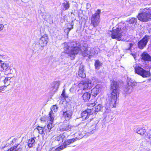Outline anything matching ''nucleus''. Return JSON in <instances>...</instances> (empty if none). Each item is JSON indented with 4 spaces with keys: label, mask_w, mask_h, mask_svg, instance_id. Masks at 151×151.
Returning a JSON list of instances; mask_svg holds the SVG:
<instances>
[{
    "label": "nucleus",
    "mask_w": 151,
    "mask_h": 151,
    "mask_svg": "<svg viewBox=\"0 0 151 151\" xmlns=\"http://www.w3.org/2000/svg\"><path fill=\"white\" fill-rule=\"evenodd\" d=\"M111 93L106 104V110L104 113L105 115L111 113V108L115 107L116 99L118 96V89L117 82L113 81L111 84Z\"/></svg>",
    "instance_id": "nucleus-1"
},
{
    "label": "nucleus",
    "mask_w": 151,
    "mask_h": 151,
    "mask_svg": "<svg viewBox=\"0 0 151 151\" xmlns=\"http://www.w3.org/2000/svg\"><path fill=\"white\" fill-rule=\"evenodd\" d=\"M151 10L150 9L145 8L140 12L137 16L138 19L140 21L146 22L150 21L151 19Z\"/></svg>",
    "instance_id": "nucleus-2"
},
{
    "label": "nucleus",
    "mask_w": 151,
    "mask_h": 151,
    "mask_svg": "<svg viewBox=\"0 0 151 151\" xmlns=\"http://www.w3.org/2000/svg\"><path fill=\"white\" fill-rule=\"evenodd\" d=\"M123 28L120 27L113 29L111 31H110L109 34L111 35V38L113 39H115L118 40H121V37L123 36Z\"/></svg>",
    "instance_id": "nucleus-3"
},
{
    "label": "nucleus",
    "mask_w": 151,
    "mask_h": 151,
    "mask_svg": "<svg viewBox=\"0 0 151 151\" xmlns=\"http://www.w3.org/2000/svg\"><path fill=\"white\" fill-rule=\"evenodd\" d=\"M71 47L70 50L67 52V53L72 59L74 58L75 55L81 52V47H78L76 42H74L71 43Z\"/></svg>",
    "instance_id": "nucleus-4"
},
{
    "label": "nucleus",
    "mask_w": 151,
    "mask_h": 151,
    "mask_svg": "<svg viewBox=\"0 0 151 151\" xmlns=\"http://www.w3.org/2000/svg\"><path fill=\"white\" fill-rule=\"evenodd\" d=\"M101 12L100 9H97L91 18V24L94 27H97L100 22V14Z\"/></svg>",
    "instance_id": "nucleus-5"
},
{
    "label": "nucleus",
    "mask_w": 151,
    "mask_h": 151,
    "mask_svg": "<svg viewBox=\"0 0 151 151\" xmlns=\"http://www.w3.org/2000/svg\"><path fill=\"white\" fill-rule=\"evenodd\" d=\"M134 70L136 73L141 76L143 78H147L150 76L149 71L146 70L140 67L137 66L135 67Z\"/></svg>",
    "instance_id": "nucleus-6"
},
{
    "label": "nucleus",
    "mask_w": 151,
    "mask_h": 151,
    "mask_svg": "<svg viewBox=\"0 0 151 151\" xmlns=\"http://www.w3.org/2000/svg\"><path fill=\"white\" fill-rule=\"evenodd\" d=\"M93 84L90 80L82 81L78 84V86L81 89L84 90L90 89L92 87Z\"/></svg>",
    "instance_id": "nucleus-7"
},
{
    "label": "nucleus",
    "mask_w": 151,
    "mask_h": 151,
    "mask_svg": "<svg viewBox=\"0 0 151 151\" xmlns=\"http://www.w3.org/2000/svg\"><path fill=\"white\" fill-rule=\"evenodd\" d=\"M51 113L49 114V116L48 117V124L46 127H45V131L47 133V132H50L51 129L54 127V125L53 124V121L54 120L53 115L51 114Z\"/></svg>",
    "instance_id": "nucleus-8"
},
{
    "label": "nucleus",
    "mask_w": 151,
    "mask_h": 151,
    "mask_svg": "<svg viewBox=\"0 0 151 151\" xmlns=\"http://www.w3.org/2000/svg\"><path fill=\"white\" fill-rule=\"evenodd\" d=\"M150 39L149 36L145 35L143 38L138 43V47L140 49L143 48L146 46Z\"/></svg>",
    "instance_id": "nucleus-9"
},
{
    "label": "nucleus",
    "mask_w": 151,
    "mask_h": 151,
    "mask_svg": "<svg viewBox=\"0 0 151 151\" xmlns=\"http://www.w3.org/2000/svg\"><path fill=\"white\" fill-rule=\"evenodd\" d=\"M48 40V36L46 35H44L40 38L39 41V45L41 47H43L46 46Z\"/></svg>",
    "instance_id": "nucleus-10"
},
{
    "label": "nucleus",
    "mask_w": 151,
    "mask_h": 151,
    "mask_svg": "<svg viewBox=\"0 0 151 151\" xmlns=\"http://www.w3.org/2000/svg\"><path fill=\"white\" fill-rule=\"evenodd\" d=\"M73 127L69 123H64L60 125L59 128L62 132L64 131H70L71 129H73Z\"/></svg>",
    "instance_id": "nucleus-11"
},
{
    "label": "nucleus",
    "mask_w": 151,
    "mask_h": 151,
    "mask_svg": "<svg viewBox=\"0 0 151 151\" xmlns=\"http://www.w3.org/2000/svg\"><path fill=\"white\" fill-rule=\"evenodd\" d=\"M76 138H73L71 139H68L66 140L64 143L63 145H62L56 149V151H59L66 147L67 145H70L72 143H73L76 141Z\"/></svg>",
    "instance_id": "nucleus-12"
},
{
    "label": "nucleus",
    "mask_w": 151,
    "mask_h": 151,
    "mask_svg": "<svg viewBox=\"0 0 151 151\" xmlns=\"http://www.w3.org/2000/svg\"><path fill=\"white\" fill-rule=\"evenodd\" d=\"M98 122L95 121V122L91 121L90 124L88 126V130L87 132L88 133H93V131L96 129V127Z\"/></svg>",
    "instance_id": "nucleus-13"
},
{
    "label": "nucleus",
    "mask_w": 151,
    "mask_h": 151,
    "mask_svg": "<svg viewBox=\"0 0 151 151\" xmlns=\"http://www.w3.org/2000/svg\"><path fill=\"white\" fill-rule=\"evenodd\" d=\"M100 86L97 85L91 90V95L94 97L96 96L100 90Z\"/></svg>",
    "instance_id": "nucleus-14"
},
{
    "label": "nucleus",
    "mask_w": 151,
    "mask_h": 151,
    "mask_svg": "<svg viewBox=\"0 0 151 151\" xmlns=\"http://www.w3.org/2000/svg\"><path fill=\"white\" fill-rule=\"evenodd\" d=\"M91 110L90 109H87L83 112L81 114L83 119H86L88 118L89 116L91 114Z\"/></svg>",
    "instance_id": "nucleus-15"
},
{
    "label": "nucleus",
    "mask_w": 151,
    "mask_h": 151,
    "mask_svg": "<svg viewBox=\"0 0 151 151\" xmlns=\"http://www.w3.org/2000/svg\"><path fill=\"white\" fill-rule=\"evenodd\" d=\"M78 74L80 77L81 78H84L86 77V75L83 69V65H80Z\"/></svg>",
    "instance_id": "nucleus-16"
},
{
    "label": "nucleus",
    "mask_w": 151,
    "mask_h": 151,
    "mask_svg": "<svg viewBox=\"0 0 151 151\" xmlns=\"http://www.w3.org/2000/svg\"><path fill=\"white\" fill-rule=\"evenodd\" d=\"M89 48L87 47H86L85 46L81 47L80 50L81 51L79 53H82V55L84 56H86L88 55H89Z\"/></svg>",
    "instance_id": "nucleus-17"
},
{
    "label": "nucleus",
    "mask_w": 151,
    "mask_h": 151,
    "mask_svg": "<svg viewBox=\"0 0 151 151\" xmlns=\"http://www.w3.org/2000/svg\"><path fill=\"white\" fill-rule=\"evenodd\" d=\"M22 148L21 145L19 144L11 147L7 151H21Z\"/></svg>",
    "instance_id": "nucleus-18"
},
{
    "label": "nucleus",
    "mask_w": 151,
    "mask_h": 151,
    "mask_svg": "<svg viewBox=\"0 0 151 151\" xmlns=\"http://www.w3.org/2000/svg\"><path fill=\"white\" fill-rule=\"evenodd\" d=\"M86 126V124L85 123L82 122L79 124L77 127H73V129L81 131L83 130V128H85Z\"/></svg>",
    "instance_id": "nucleus-19"
},
{
    "label": "nucleus",
    "mask_w": 151,
    "mask_h": 151,
    "mask_svg": "<svg viewBox=\"0 0 151 151\" xmlns=\"http://www.w3.org/2000/svg\"><path fill=\"white\" fill-rule=\"evenodd\" d=\"M142 59L145 61H150L151 57L146 52H144L141 55Z\"/></svg>",
    "instance_id": "nucleus-20"
},
{
    "label": "nucleus",
    "mask_w": 151,
    "mask_h": 151,
    "mask_svg": "<svg viewBox=\"0 0 151 151\" xmlns=\"http://www.w3.org/2000/svg\"><path fill=\"white\" fill-rule=\"evenodd\" d=\"M72 130H73V132L75 133V135L76 136L75 138L76 139V140L81 139L82 138L83 135L81 133V131L79 130H74L73 128L72 129Z\"/></svg>",
    "instance_id": "nucleus-21"
},
{
    "label": "nucleus",
    "mask_w": 151,
    "mask_h": 151,
    "mask_svg": "<svg viewBox=\"0 0 151 151\" xmlns=\"http://www.w3.org/2000/svg\"><path fill=\"white\" fill-rule=\"evenodd\" d=\"M64 133L61 134L59 136L55 137V139L58 141L60 143L63 142L64 140L66 139Z\"/></svg>",
    "instance_id": "nucleus-22"
},
{
    "label": "nucleus",
    "mask_w": 151,
    "mask_h": 151,
    "mask_svg": "<svg viewBox=\"0 0 151 151\" xmlns=\"http://www.w3.org/2000/svg\"><path fill=\"white\" fill-rule=\"evenodd\" d=\"M72 113L69 111H66L63 112V116L66 119H69L71 117Z\"/></svg>",
    "instance_id": "nucleus-23"
},
{
    "label": "nucleus",
    "mask_w": 151,
    "mask_h": 151,
    "mask_svg": "<svg viewBox=\"0 0 151 151\" xmlns=\"http://www.w3.org/2000/svg\"><path fill=\"white\" fill-rule=\"evenodd\" d=\"M89 58H91L93 56L96 54L98 53V51L95 49L93 48H91L89 49Z\"/></svg>",
    "instance_id": "nucleus-24"
},
{
    "label": "nucleus",
    "mask_w": 151,
    "mask_h": 151,
    "mask_svg": "<svg viewBox=\"0 0 151 151\" xmlns=\"http://www.w3.org/2000/svg\"><path fill=\"white\" fill-rule=\"evenodd\" d=\"M35 144V141L34 138H33L30 139L28 142V146L29 148L33 147Z\"/></svg>",
    "instance_id": "nucleus-25"
},
{
    "label": "nucleus",
    "mask_w": 151,
    "mask_h": 151,
    "mask_svg": "<svg viewBox=\"0 0 151 151\" xmlns=\"http://www.w3.org/2000/svg\"><path fill=\"white\" fill-rule=\"evenodd\" d=\"M135 132L138 134L142 135L144 134L145 133L146 130L144 129L138 127L137 129L136 130H135Z\"/></svg>",
    "instance_id": "nucleus-26"
},
{
    "label": "nucleus",
    "mask_w": 151,
    "mask_h": 151,
    "mask_svg": "<svg viewBox=\"0 0 151 151\" xmlns=\"http://www.w3.org/2000/svg\"><path fill=\"white\" fill-rule=\"evenodd\" d=\"M124 91L126 93H129L132 91V87L128 84L127 83V85L124 89Z\"/></svg>",
    "instance_id": "nucleus-27"
},
{
    "label": "nucleus",
    "mask_w": 151,
    "mask_h": 151,
    "mask_svg": "<svg viewBox=\"0 0 151 151\" xmlns=\"http://www.w3.org/2000/svg\"><path fill=\"white\" fill-rule=\"evenodd\" d=\"M62 5L64 10H68L70 8V4L68 1H64L62 3Z\"/></svg>",
    "instance_id": "nucleus-28"
},
{
    "label": "nucleus",
    "mask_w": 151,
    "mask_h": 151,
    "mask_svg": "<svg viewBox=\"0 0 151 151\" xmlns=\"http://www.w3.org/2000/svg\"><path fill=\"white\" fill-rule=\"evenodd\" d=\"M82 97L84 100L85 101H87L90 99L91 94L88 92H86L83 94Z\"/></svg>",
    "instance_id": "nucleus-29"
},
{
    "label": "nucleus",
    "mask_w": 151,
    "mask_h": 151,
    "mask_svg": "<svg viewBox=\"0 0 151 151\" xmlns=\"http://www.w3.org/2000/svg\"><path fill=\"white\" fill-rule=\"evenodd\" d=\"M102 64L99 60H96L95 61V66L96 69L99 70L100 67L101 66Z\"/></svg>",
    "instance_id": "nucleus-30"
},
{
    "label": "nucleus",
    "mask_w": 151,
    "mask_h": 151,
    "mask_svg": "<svg viewBox=\"0 0 151 151\" xmlns=\"http://www.w3.org/2000/svg\"><path fill=\"white\" fill-rule=\"evenodd\" d=\"M37 129L38 130L39 133L41 134H45L46 133L45 131V127L44 128H42L40 126H38L37 127Z\"/></svg>",
    "instance_id": "nucleus-31"
},
{
    "label": "nucleus",
    "mask_w": 151,
    "mask_h": 151,
    "mask_svg": "<svg viewBox=\"0 0 151 151\" xmlns=\"http://www.w3.org/2000/svg\"><path fill=\"white\" fill-rule=\"evenodd\" d=\"M11 78L10 77H6L5 79L3 81L5 85L6 86H8L10 84L11 81L10 80Z\"/></svg>",
    "instance_id": "nucleus-32"
},
{
    "label": "nucleus",
    "mask_w": 151,
    "mask_h": 151,
    "mask_svg": "<svg viewBox=\"0 0 151 151\" xmlns=\"http://www.w3.org/2000/svg\"><path fill=\"white\" fill-rule=\"evenodd\" d=\"M0 67L3 70H6L9 67L8 63H4L0 64Z\"/></svg>",
    "instance_id": "nucleus-33"
},
{
    "label": "nucleus",
    "mask_w": 151,
    "mask_h": 151,
    "mask_svg": "<svg viewBox=\"0 0 151 151\" xmlns=\"http://www.w3.org/2000/svg\"><path fill=\"white\" fill-rule=\"evenodd\" d=\"M60 85V82L59 81H55L52 84V87L54 89L56 90L58 89Z\"/></svg>",
    "instance_id": "nucleus-34"
},
{
    "label": "nucleus",
    "mask_w": 151,
    "mask_h": 151,
    "mask_svg": "<svg viewBox=\"0 0 151 151\" xmlns=\"http://www.w3.org/2000/svg\"><path fill=\"white\" fill-rule=\"evenodd\" d=\"M58 109V108L56 105L53 106L51 108V111H50L49 114L51 113V114H53V117H54V113H53V111L55 112Z\"/></svg>",
    "instance_id": "nucleus-35"
},
{
    "label": "nucleus",
    "mask_w": 151,
    "mask_h": 151,
    "mask_svg": "<svg viewBox=\"0 0 151 151\" xmlns=\"http://www.w3.org/2000/svg\"><path fill=\"white\" fill-rule=\"evenodd\" d=\"M128 80L129 81L127 82L128 84L130 85V86H132V87L137 85V83L133 81L132 79H130L129 80V79H128Z\"/></svg>",
    "instance_id": "nucleus-36"
},
{
    "label": "nucleus",
    "mask_w": 151,
    "mask_h": 151,
    "mask_svg": "<svg viewBox=\"0 0 151 151\" xmlns=\"http://www.w3.org/2000/svg\"><path fill=\"white\" fill-rule=\"evenodd\" d=\"M69 25L71 26V27H68L67 29H65V32L67 34V35H68L69 32L70 30L73 28V23H71L69 24Z\"/></svg>",
    "instance_id": "nucleus-37"
},
{
    "label": "nucleus",
    "mask_w": 151,
    "mask_h": 151,
    "mask_svg": "<svg viewBox=\"0 0 151 151\" xmlns=\"http://www.w3.org/2000/svg\"><path fill=\"white\" fill-rule=\"evenodd\" d=\"M128 22H129L128 24H130L132 25L134 23H136L137 22V19L133 18H132L129 20H128Z\"/></svg>",
    "instance_id": "nucleus-38"
},
{
    "label": "nucleus",
    "mask_w": 151,
    "mask_h": 151,
    "mask_svg": "<svg viewBox=\"0 0 151 151\" xmlns=\"http://www.w3.org/2000/svg\"><path fill=\"white\" fill-rule=\"evenodd\" d=\"M128 23L129 22L127 20L126 21V23L125 24V28L126 29H129L132 26V25L130 24H128Z\"/></svg>",
    "instance_id": "nucleus-39"
},
{
    "label": "nucleus",
    "mask_w": 151,
    "mask_h": 151,
    "mask_svg": "<svg viewBox=\"0 0 151 151\" xmlns=\"http://www.w3.org/2000/svg\"><path fill=\"white\" fill-rule=\"evenodd\" d=\"M102 108V105L100 104H98L96 106V107L95 108V111H99L101 110Z\"/></svg>",
    "instance_id": "nucleus-40"
},
{
    "label": "nucleus",
    "mask_w": 151,
    "mask_h": 151,
    "mask_svg": "<svg viewBox=\"0 0 151 151\" xmlns=\"http://www.w3.org/2000/svg\"><path fill=\"white\" fill-rule=\"evenodd\" d=\"M33 46L35 50H38L39 47L40 46L37 43L34 44L33 45Z\"/></svg>",
    "instance_id": "nucleus-41"
},
{
    "label": "nucleus",
    "mask_w": 151,
    "mask_h": 151,
    "mask_svg": "<svg viewBox=\"0 0 151 151\" xmlns=\"http://www.w3.org/2000/svg\"><path fill=\"white\" fill-rule=\"evenodd\" d=\"M7 86H6V85H4L3 86H0V92L4 91L6 88Z\"/></svg>",
    "instance_id": "nucleus-42"
},
{
    "label": "nucleus",
    "mask_w": 151,
    "mask_h": 151,
    "mask_svg": "<svg viewBox=\"0 0 151 151\" xmlns=\"http://www.w3.org/2000/svg\"><path fill=\"white\" fill-rule=\"evenodd\" d=\"M64 46L65 49L68 50L69 48V46L68 45V44L67 43L65 42L64 43Z\"/></svg>",
    "instance_id": "nucleus-43"
},
{
    "label": "nucleus",
    "mask_w": 151,
    "mask_h": 151,
    "mask_svg": "<svg viewBox=\"0 0 151 151\" xmlns=\"http://www.w3.org/2000/svg\"><path fill=\"white\" fill-rule=\"evenodd\" d=\"M138 143L139 144H140V145L141 146H142L143 145V141L142 140H140L138 141Z\"/></svg>",
    "instance_id": "nucleus-44"
},
{
    "label": "nucleus",
    "mask_w": 151,
    "mask_h": 151,
    "mask_svg": "<svg viewBox=\"0 0 151 151\" xmlns=\"http://www.w3.org/2000/svg\"><path fill=\"white\" fill-rule=\"evenodd\" d=\"M4 28V25L2 24H0V31L2 30Z\"/></svg>",
    "instance_id": "nucleus-45"
},
{
    "label": "nucleus",
    "mask_w": 151,
    "mask_h": 151,
    "mask_svg": "<svg viewBox=\"0 0 151 151\" xmlns=\"http://www.w3.org/2000/svg\"><path fill=\"white\" fill-rule=\"evenodd\" d=\"M129 47L128 49L129 50L132 47L133 45V44L132 43H130L129 44Z\"/></svg>",
    "instance_id": "nucleus-46"
},
{
    "label": "nucleus",
    "mask_w": 151,
    "mask_h": 151,
    "mask_svg": "<svg viewBox=\"0 0 151 151\" xmlns=\"http://www.w3.org/2000/svg\"><path fill=\"white\" fill-rule=\"evenodd\" d=\"M97 103V102H96V101H95L93 103H92L91 104L92 105L94 106H95Z\"/></svg>",
    "instance_id": "nucleus-47"
},
{
    "label": "nucleus",
    "mask_w": 151,
    "mask_h": 151,
    "mask_svg": "<svg viewBox=\"0 0 151 151\" xmlns=\"http://www.w3.org/2000/svg\"><path fill=\"white\" fill-rule=\"evenodd\" d=\"M131 54L132 55V56L135 58V57H136V55H135V54H134V53H131Z\"/></svg>",
    "instance_id": "nucleus-48"
},
{
    "label": "nucleus",
    "mask_w": 151,
    "mask_h": 151,
    "mask_svg": "<svg viewBox=\"0 0 151 151\" xmlns=\"http://www.w3.org/2000/svg\"><path fill=\"white\" fill-rule=\"evenodd\" d=\"M41 121H45V120L44 119V118L43 117H42L41 119Z\"/></svg>",
    "instance_id": "nucleus-49"
},
{
    "label": "nucleus",
    "mask_w": 151,
    "mask_h": 151,
    "mask_svg": "<svg viewBox=\"0 0 151 151\" xmlns=\"http://www.w3.org/2000/svg\"><path fill=\"white\" fill-rule=\"evenodd\" d=\"M16 140V139L15 138H14L13 140H12V141L13 142H14V141H15Z\"/></svg>",
    "instance_id": "nucleus-50"
},
{
    "label": "nucleus",
    "mask_w": 151,
    "mask_h": 151,
    "mask_svg": "<svg viewBox=\"0 0 151 151\" xmlns=\"http://www.w3.org/2000/svg\"><path fill=\"white\" fill-rule=\"evenodd\" d=\"M2 62V60L0 59V62Z\"/></svg>",
    "instance_id": "nucleus-51"
},
{
    "label": "nucleus",
    "mask_w": 151,
    "mask_h": 151,
    "mask_svg": "<svg viewBox=\"0 0 151 151\" xmlns=\"http://www.w3.org/2000/svg\"><path fill=\"white\" fill-rule=\"evenodd\" d=\"M1 77H0V80L1 79Z\"/></svg>",
    "instance_id": "nucleus-52"
}]
</instances>
